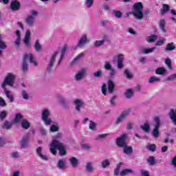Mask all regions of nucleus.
<instances>
[{"label":"nucleus","mask_w":176,"mask_h":176,"mask_svg":"<svg viewBox=\"0 0 176 176\" xmlns=\"http://www.w3.org/2000/svg\"><path fill=\"white\" fill-rule=\"evenodd\" d=\"M130 109L124 110L117 118L116 123L117 124H120V123H122V122H123V120H124V119H126V118L129 116V115L130 114Z\"/></svg>","instance_id":"11"},{"label":"nucleus","mask_w":176,"mask_h":176,"mask_svg":"<svg viewBox=\"0 0 176 176\" xmlns=\"http://www.w3.org/2000/svg\"><path fill=\"white\" fill-rule=\"evenodd\" d=\"M16 35L17 36L16 41H14V45L16 46V47H19L20 43L21 41V37L20 36V30H16Z\"/></svg>","instance_id":"26"},{"label":"nucleus","mask_w":176,"mask_h":176,"mask_svg":"<svg viewBox=\"0 0 176 176\" xmlns=\"http://www.w3.org/2000/svg\"><path fill=\"white\" fill-rule=\"evenodd\" d=\"M56 97L61 105H63L64 108H67L68 103H67V102L65 101V98H64V97H63L61 95H57Z\"/></svg>","instance_id":"25"},{"label":"nucleus","mask_w":176,"mask_h":176,"mask_svg":"<svg viewBox=\"0 0 176 176\" xmlns=\"http://www.w3.org/2000/svg\"><path fill=\"white\" fill-rule=\"evenodd\" d=\"M21 127L25 130H28V129H30L31 127V124L30 123V122L27 121V120H22Z\"/></svg>","instance_id":"27"},{"label":"nucleus","mask_w":176,"mask_h":176,"mask_svg":"<svg viewBox=\"0 0 176 176\" xmlns=\"http://www.w3.org/2000/svg\"><path fill=\"white\" fill-rule=\"evenodd\" d=\"M30 133H26L22 137V139L19 142V146H21V148L25 149L28 146H30Z\"/></svg>","instance_id":"9"},{"label":"nucleus","mask_w":176,"mask_h":176,"mask_svg":"<svg viewBox=\"0 0 176 176\" xmlns=\"http://www.w3.org/2000/svg\"><path fill=\"white\" fill-rule=\"evenodd\" d=\"M20 6H21L20 2H19L16 0L13 1L10 3L11 10H13L14 12H16V11L19 10L20 9Z\"/></svg>","instance_id":"18"},{"label":"nucleus","mask_w":176,"mask_h":176,"mask_svg":"<svg viewBox=\"0 0 176 176\" xmlns=\"http://www.w3.org/2000/svg\"><path fill=\"white\" fill-rule=\"evenodd\" d=\"M175 49V47L174 46V43H168L165 50L166 52H171Z\"/></svg>","instance_id":"42"},{"label":"nucleus","mask_w":176,"mask_h":176,"mask_svg":"<svg viewBox=\"0 0 176 176\" xmlns=\"http://www.w3.org/2000/svg\"><path fill=\"white\" fill-rule=\"evenodd\" d=\"M165 64L167 65L169 69H173V66L171 65V59H170V58L165 60Z\"/></svg>","instance_id":"53"},{"label":"nucleus","mask_w":176,"mask_h":176,"mask_svg":"<svg viewBox=\"0 0 176 176\" xmlns=\"http://www.w3.org/2000/svg\"><path fill=\"white\" fill-rule=\"evenodd\" d=\"M59 129L58 124L56 123L51 126L50 131H51V133H56V131H58Z\"/></svg>","instance_id":"38"},{"label":"nucleus","mask_w":176,"mask_h":176,"mask_svg":"<svg viewBox=\"0 0 176 176\" xmlns=\"http://www.w3.org/2000/svg\"><path fill=\"white\" fill-rule=\"evenodd\" d=\"M89 129L90 130H94L96 129V123L94 122L90 121Z\"/></svg>","instance_id":"63"},{"label":"nucleus","mask_w":176,"mask_h":176,"mask_svg":"<svg viewBox=\"0 0 176 176\" xmlns=\"http://www.w3.org/2000/svg\"><path fill=\"white\" fill-rule=\"evenodd\" d=\"M104 69L107 70V71H110L111 69H112V65H111V63H109V61H107L105 62V64H104Z\"/></svg>","instance_id":"52"},{"label":"nucleus","mask_w":176,"mask_h":176,"mask_svg":"<svg viewBox=\"0 0 176 176\" xmlns=\"http://www.w3.org/2000/svg\"><path fill=\"white\" fill-rule=\"evenodd\" d=\"M69 162L73 168H76V167H78V164H79V160H78L75 157H70L69 159Z\"/></svg>","instance_id":"23"},{"label":"nucleus","mask_w":176,"mask_h":176,"mask_svg":"<svg viewBox=\"0 0 176 176\" xmlns=\"http://www.w3.org/2000/svg\"><path fill=\"white\" fill-rule=\"evenodd\" d=\"M124 75L126 76L128 79H131V78H133V74H131L129 69H126L124 71Z\"/></svg>","instance_id":"57"},{"label":"nucleus","mask_w":176,"mask_h":176,"mask_svg":"<svg viewBox=\"0 0 176 176\" xmlns=\"http://www.w3.org/2000/svg\"><path fill=\"white\" fill-rule=\"evenodd\" d=\"M67 49L68 46L65 45L62 48L61 52H60V51H56L51 55V56L47 60V71L48 72H50L52 69H53V67H54V63H56V60H58V65L61 64V61H63V58H64V56H65V52H67Z\"/></svg>","instance_id":"1"},{"label":"nucleus","mask_w":176,"mask_h":176,"mask_svg":"<svg viewBox=\"0 0 176 176\" xmlns=\"http://www.w3.org/2000/svg\"><path fill=\"white\" fill-rule=\"evenodd\" d=\"M109 75H110V78H115V75H116V71L115 70V69L113 68L110 69Z\"/></svg>","instance_id":"58"},{"label":"nucleus","mask_w":176,"mask_h":176,"mask_svg":"<svg viewBox=\"0 0 176 176\" xmlns=\"http://www.w3.org/2000/svg\"><path fill=\"white\" fill-rule=\"evenodd\" d=\"M111 166V161L107 159L101 162V167L102 168H107V167H109Z\"/></svg>","instance_id":"33"},{"label":"nucleus","mask_w":176,"mask_h":176,"mask_svg":"<svg viewBox=\"0 0 176 176\" xmlns=\"http://www.w3.org/2000/svg\"><path fill=\"white\" fill-rule=\"evenodd\" d=\"M22 97L24 100H28V94L25 90L22 91Z\"/></svg>","instance_id":"60"},{"label":"nucleus","mask_w":176,"mask_h":176,"mask_svg":"<svg viewBox=\"0 0 176 176\" xmlns=\"http://www.w3.org/2000/svg\"><path fill=\"white\" fill-rule=\"evenodd\" d=\"M3 129H5L6 130H9V129H12V123L6 121L3 125Z\"/></svg>","instance_id":"50"},{"label":"nucleus","mask_w":176,"mask_h":176,"mask_svg":"<svg viewBox=\"0 0 176 176\" xmlns=\"http://www.w3.org/2000/svg\"><path fill=\"white\" fill-rule=\"evenodd\" d=\"M147 149L151 152H155L156 151V145L155 144H148Z\"/></svg>","instance_id":"54"},{"label":"nucleus","mask_w":176,"mask_h":176,"mask_svg":"<svg viewBox=\"0 0 176 176\" xmlns=\"http://www.w3.org/2000/svg\"><path fill=\"white\" fill-rule=\"evenodd\" d=\"M50 110H49V109H43L41 111V118L45 126H50V124L53 123V121L50 118Z\"/></svg>","instance_id":"7"},{"label":"nucleus","mask_w":176,"mask_h":176,"mask_svg":"<svg viewBox=\"0 0 176 176\" xmlns=\"http://www.w3.org/2000/svg\"><path fill=\"white\" fill-rule=\"evenodd\" d=\"M65 145L58 139L52 140L50 144V151L52 155H57V149L59 151L60 156H65L67 155V150H65Z\"/></svg>","instance_id":"2"},{"label":"nucleus","mask_w":176,"mask_h":176,"mask_svg":"<svg viewBox=\"0 0 176 176\" xmlns=\"http://www.w3.org/2000/svg\"><path fill=\"white\" fill-rule=\"evenodd\" d=\"M39 12L36 10H32L31 14L28 15L25 19V23L29 27H34L35 25V18L38 17Z\"/></svg>","instance_id":"8"},{"label":"nucleus","mask_w":176,"mask_h":176,"mask_svg":"<svg viewBox=\"0 0 176 176\" xmlns=\"http://www.w3.org/2000/svg\"><path fill=\"white\" fill-rule=\"evenodd\" d=\"M161 79L160 78L156 77V76H151L149 79H148V83L153 84L155 83L156 82H160Z\"/></svg>","instance_id":"39"},{"label":"nucleus","mask_w":176,"mask_h":176,"mask_svg":"<svg viewBox=\"0 0 176 176\" xmlns=\"http://www.w3.org/2000/svg\"><path fill=\"white\" fill-rule=\"evenodd\" d=\"M140 173H141L142 176H149V172H148V170H145L144 169H142L140 170Z\"/></svg>","instance_id":"62"},{"label":"nucleus","mask_w":176,"mask_h":176,"mask_svg":"<svg viewBox=\"0 0 176 176\" xmlns=\"http://www.w3.org/2000/svg\"><path fill=\"white\" fill-rule=\"evenodd\" d=\"M104 43H105V40H100V41H96L94 43V46L95 47H100V46H102V45H104Z\"/></svg>","instance_id":"37"},{"label":"nucleus","mask_w":176,"mask_h":176,"mask_svg":"<svg viewBox=\"0 0 176 176\" xmlns=\"http://www.w3.org/2000/svg\"><path fill=\"white\" fill-rule=\"evenodd\" d=\"M36 153L38 154V156H39V157H41L42 160H45V161L49 160V157H47V155H45L42 154V147H38L36 149Z\"/></svg>","instance_id":"24"},{"label":"nucleus","mask_w":176,"mask_h":176,"mask_svg":"<svg viewBox=\"0 0 176 176\" xmlns=\"http://www.w3.org/2000/svg\"><path fill=\"white\" fill-rule=\"evenodd\" d=\"M159 25L160 29L162 31V32L166 33V29L164 28V27H166V20L160 19L159 21Z\"/></svg>","instance_id":"28"},{"label":"nucleus","mask_w":176,"mask_h":176,"mask_svg":"<svg viewBox=\"0 0 176 176\" xmlns=\"http://www.w3.org/2000/svg\"><path fill=\"white\" fill-rule=\"evenodd\" d=\"M114 60H117V67L118 69H122L124 65H123V60H124V56L122 54L116 55L114 56Z\"/></svg>","instance_id":"12"},{"label":"nucleus","mask_w":176,"mask_h":176,"mask_svg":"<svg viewBox=\"0 0 176 176\" xmlns=\"http://www.w3.org/2000/svg\"><path fill=\"white\" fill-rule=\"evenodd\" d=\"M86 69H82L81 70L78 71V73L75 76V80L79 82V80H82L86 76Z\"/></svg>","instance_id":"15"},{"label":"nucleus","mask_w":176,"mask_h":176,"mask_svg":"<svg viewBox=\"0 0 176 176\" xmlns=\"http://www.w3.org/2000/svg\"><path fill=\"white\" fill-rule=\"evenodd\" d=\"M123 153L125 155H133V146H127V145H124L123 147Z\"/></svg>","instance_id":"22"},{"label":"nucleus","mask_w":176,"mask_h":176,"mask_svg":"<svg viewBox=\"0 0 176 176\" xmlns=\"http://www.w3.org/2000/svg\"><path fill=\"white\" fill-rule=\"evenodd\" d=\"M109 133H102V134L98 135L96 137V140H104V139L107 138V137H109Z\"/></svg>","instance_id":"51"},{"label":"nucleus","mask_w":176,"mask_h":176,"mask_svg":"<svg viewBox=\"0 0 176 176\" xmlns=\"http://www.w3.org/2000/svg\"><path fill=\"white\" fill-rule=\"evenodd\" d=\"M74 105H76V110L78 112H80V108L85 105V103L82 100H80L79 99H76L74 102Z\"/></svg>","instance_id":"21"},{"label":"nucleus","mask_w":176,"mask_h":176,"mask_svg":"<svg viewBox=\"0 0 176 176\" xmlns=\"http://www.w3.org/2000/svg\"><path fill=\"white\" fill-rule=\"evenodd\" d=\"M170 10V6L167 4H163L162 9L161 10V14L164 15Z\"/></svg>","instance_id":"35"},{"label":"nucleus","mask_w":176,"mask_h":176,"mask_svg":"<svg viewBox=\"0 0 176 176\" xmlns=\"http://www.w3.org/2000/svg\"><path fill=\"white\" fill-rule=\"evenodd\" d=\"M57 167L60 168V170H64V168H65V160H59Z\"/></svg>","instance_id":"32"},{"label":"nucleus","mask_w":176,"mask_h":176,"mask_svg":"<svg viewBox=\"0 0 176 176\" xmlns=\"http://www.w3.org/2000/svg\"><path fill=\"white\" fill-rule=\"evenodd\" d=\"M12 157L13 159H19L20 157V154H19L17 152H13L11 153Z\"/></svg>","instance_id":"61"},{"label":"nucleus","mask_w":176,"mask_h":176,"mask_svg":"<svg viewBox=\"0 0 176 176\" xmlns=\"http://www.w3.org/2000/svg\"><path fill=\"white\" fill-rule=\"evenodd\" d=\"M142 3H136L133 6V14L136 17V19H138L139 20H141L144 17V14L142 13V9H143Z\"/></svg>","instance_id":"6"},{"label":"nucleus","mask_w":176,"mask_h":176,"mask_svg":"<svg viewBox=\"0 0 176 176\" xmlns=\"http://www.w3.org/2000/svg\"><path fill=\"white\" fill-rule=\"evenodd\" d=\"M94 3V0H85V4L88 9H90Z\"/></svg>","instance_id":"45"},{"label":"nucleus","mask_w":176,"mask_h":176,"mask_svg":"<svg viewBox=\"0 0 176 176\" xmlns=\"http://www.w3.org/2000/svg\"><path fill=\"white\" fill-rule=\"evenodd\" d=\"M140 128L142 130L144 131L145 133H149L151 130V125H149V123L146 122L144 125H142Z\"/></svg>","instance_id":"34"},{"label":"nucleus","mask_w":176,"mask_h":176,"mask_svg":"<svg viewBox=\"0 0 176 176\" xmlns=\"http://www.w3.org/2000/svg\"><path fill=\"white\" fill-rule=\"evenodd\" d=\"M107 84H103L101 87V91L104 96H107Z\"/></svg>","instance_id":"55"},{"label":"nucleus","mask_w":176,"mask_h":176,"mask_svg":"<svg viewBox=\"0 0 176 176\" xmlns=\"http://www.w3.org/2000/svg\"><path fill=\"white\" fill-rule=\"evenodd\" d=\"M156 50V47H153L151 48H145L144 47H140V52L142 54H149V53H153Z\"/></svg>","instance_id":"16"},{"label":"nucleus","mask_w":176,"mask_h":176,"mask_svg":"<svg viewBox=\"0 0 176 176\" xmlns=\"http://www.w3.org/2000/svg\"><path fill=\"white\" fill-rule=\"evenodd\" d=\"M107 91L108 93H109L110 94H112V93H113L114 90H115V83H113V81H112V80H109L108 82H107Z\"/></svg>","instance_id":"20"},{"label":"nucleus","mask_w":176,"mask_h":176,"mask_svg":"<svg viewBox=\"0 0 176 176\" xmlns=\"http://www.w3.org/2000/svg\"><path fill=\"white\" fill-rule=\"evenodd\" d=\"M166 80L168 82H174V80H176V74H170L166 78Z\"/></svg>","instance_id":"49"},{"label":"nucleus","mask_w":176,"mask_h":176,"mask_svg":"<svg viewBox=\"0 0 176 176\" xmlns=\"http://www.w3.org/2000/svg\"><path fill=\"white\" fill-rule=\"evenodd\" d=\"M4 93L7 97V98H8V100H10V102H14V97L13 96V95L12 94V92L9 90H8V89L6 87L3 88Z\"/></svg>","instance_id":"17"},{"label":"nucleus","mask_w":176,"mask_h":176,"mask_svg":"<svg viewBox=\"0 0 176 176\" xmlns=\"http://www.w3.org/2000/svg\"><path fill=\"white\" fill-rule=\"evenodd\" d=\"M148 163L150 164V166H155L156 161L155 160V157L151 156L147 160Z\"/></svg>","instance_id":"47"},{"label":"nucleus","mask_w":176,"mask_h":176,"mask_svg":"<svg viewBox=\"0 0 176 176\" xmlns=\"http://www.w3.org/2000/svg\"><path fill=\"white\" fill-rule=\"evenodd\" d=\"M131 173H133V170H131V169H124L120 173V175L125 176V175H127V174H131Z\"/></svg>","instance_id":"40"},{"label":"nucleus","mask_w":176,"mask_h":176,"mask_svg":"<svg viewBox=\"0 0 176 176\" xmlns=\"http://www.w3.org/2000/svg\"><path fill=\"white\" fill-rule=\"evenodd\" d=\"M157 39V36L153 34L146 37V41L148 43H153Z\"/></svg>","instance_id":"29"},{"label":"nucleus","mask_w":176,"mask_h":176,"mask_svg":"<svg viewBox=\"0 0 176 176\" xmlns=\"http://www.w3.org/2000/svg\"><path fill=\"white\" fill-rule=\"evenodd\" d=\"M83 56H85V54H83V52L78 54L72 62V65H74V64H75L77 61H79V60H80V58H82Z\"/></svg>","instance_id":"46"},{"label":"nucleus","mask_w":176,"mask_h":176,"mask_svg":"<svg viewBox=\"0 0 176 176\" xmlns=\"http://www.w3.org/2000/svg\"><path fill=\"white\" fill-rule=\"evenodd\" d=\"M14 80H16V75L13 73H8L1 84L2 89H5L6 86L13 87L14 86Z\"/></svg>","instance_id":"4"},{"label":"nucleus","mask_w":176,"mask_h":176,"mask_svg":"<svg viewBox=\"0 0 176 176\" xmlns=\"http://www.w3.org/2000/svg\"><path fill=\"white\" fill-rule=\"evenodd\" d=\"M165 42L166 38H164V37H161L160 40L155 43V46H162V45H164Z\"/></svg>","instance_id":"48"},{"label":"nucleus","mask_w":176,"mask_h":176,"mask_svg":"<svg viewBox=\"0 0 176 176\" xmlns=\"http://www.w3.org/2000/svg\"><path fill=\"white\" fill-rule=\"evenodd\" d=\"M86 170L87 173H93L94 170V167H93V162H88L85 166Z\"/></svg>","instance_id":"30"},{"label":"nucleus","mask_w":176,"mask_h":176,"mask_svg":"<svg viewBox=\"0 0 176 176\" xmlns=\"http://www.w3.org/2000/svg\"><path fill=\"white\" fill-rule=\"evenodd\" d=\"M126 140H127V133H123L119 138H117L116 144L120 148H123L126 145Z\"/></svg>","instance_id":"10"},{"label":"nucleus","mask_w":176,"mask_h":176,"mask_svg":"<svg viewBox=\"0 0 176 176\" xmlns=\"http://www.w3.org/2000/svg\"><path fill=\"white\" fill-rule=\"evenodd\" d=\"M93 76L94 78H101V76H102V70L99 69L95 72L93 73Z\"/></svg>","instance_id":"43"},{"label":"nucleus","mask_w":176,"mask_h":176,"mask_svg":"<svg viewBox=\"0 0 176 176\" xmlns=\"http://www.w3.org/2000/svg\"><path fill=\"white\" fill-rule=\"evenodd\" d=\"M153 126L154 127L152 135L154 138H157L159 137V129H160V126H162V122H160V118L159 116H156L153 118Z\"/></svg>","instance_id":"5"},{"label":"nucleus","mask_w":176,"mask_h":176,"mask_svg":"<svg viewBox=\"0 0 176 176\" xmlns=\"http://www.w3.org/2000/svg\"><path fill=\"white\" fill-rule=\"evenodd\" d=\"M6 116H8V114H6V111H1V113H0V118L1 119V120H3V119H5Z\"/></svg>","instance_id":"64"},{"label":"nucleus","mask_w":176,"mask_h":176,"mask_svg":"<svg viewBox=\"0 0 176 176\" xmlns=\"http://www.w3.org/2000/svg\"><path fill=\"white\" fill-rule=\"evenodd\" d=\"M134 94V91L131 89H129L124 93V96L126 98H131Z\"/></svg>","instance_id":"36"},{"label":"nucleus","mask_w":176,"mask_h":176,"mask_svg":"<svg viewBox=\"0 0 176 176\" xmlns=\"http://www.w3.org/2000/svg\"><path fill=\"white\" fill-rule=\"evenodd\" d=\"M30 61V64H33L34 67H38V62L35 61L34 58V55L32 54H25L23 56V63H22V69L23 72H27L28 71V62Z\"/></svg>","instance_id":"3"},{"label":"nucleus","mask_w":176,"mask_h":176,"mask_svg":"<svg viewBox=\"0 0 176 176\" xmlns=\"http://www.w3.org/2000/svg\"><path fill=\"white\" fill-rule=\"evenodd\" d=\"M21 121L23 122V116L20 113L16 114L14 120V123H20Z\"/></svg>","instance_id":"44"},{"label":"nucleus","mask_w":176,"mask_h":176,"mask_svg":"<svg viewBox=\"0 0 176 176\" xmlns=\"http://www.w3.org/2000/svg\"><path fill=\"white\" fill-rule=\"evenodd\" d=\"M113 14H114V16L117 17V19H120V17H122V12L120 11L114 10L113 12Z\"/></svg>","instance_id":"56"},{"label":"nucleus","mask_w":176,"mask_h":176,"mask_svg":"<svg viewBox=\"0 0 176 176\" xmlns=\"http://www.w3.org/2000/svg\"><path fill=\"white\" fill-rule=\"evenodd\" d=\"M89 42V40L87 39V34H83L80 38V40L78 41L76 47H83L85 46L86 43Z\"/></svg>","instance_id":"13"},{"label":"nucleus","mask_w":176,"mask_h":176,"mask_svg":"<svg viewBox=\"0 0 176 176\" xmlns=\"http://www.w3.org/2000/svg\"><path fill=\"white\" fill-rule=\"evenodd\" d=\"M155 74L157 75H166L167 70L163 67H159L155 70Z\"/></svg>","instance_id":"31"},{"label":"nucleus","mask_w":176,"mask_h":176,"mask_svg":"<svg viewBox=\"0 0 176 176\" xmlns=\"http://www.w3.org/2000/svg\"><path fill=\"white\" fill-rule=\"evenodd\" d=\"M34 49L36 52H41L42 50V45L39 43V41H36L34 43Z\"/></svg>","instance_id":"41"},{"label":"nucleus","mask_w":176,"mask_h":176,"mask_svg":"<svg viewBox=\"0 0 176 176\" xmlns=\"http://www.w3.org/2000/svg\"><path fill=\"white\" fill-rule=\"evenodd\" d=\"M169 118L172 120L173 123L176 126V109H170V111L168 113Z\"/></svg>","instance_id":"19"},{"label":"nucleus","mask_w":176,"mask_h":176,"mask_svg":"<svg viewBox=\"0 0 176 176\" xmlns=\"http://www.w3.org/2000/svg\"><path fill=\"white\" fill-rule=\"evenodd\" d=\"M30 39H31V32L30 30H27L23 40V43L25 44V46L28 48L31 47Z\"/></svg>","instance_id":"14"},{"label":"nucleus","mask_w":176,"mask_h":176,"mask_svg":"<svg viewBox=\"0 0 176 176\" xmlns=\"http://www.w3.org/2000/svg\"><path fill=\"white\" fill-rule=\"evenodd\" d=\"M82 149H85V151H90L91 149V146L90 144H84L82 145Z\"/></svg>","instance_id":"59"}]
</instances>
